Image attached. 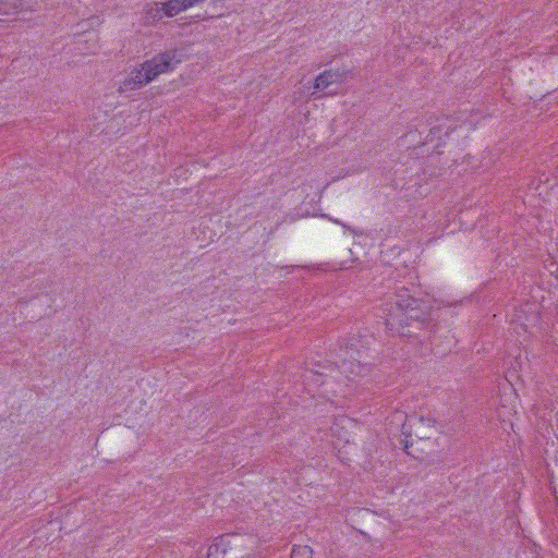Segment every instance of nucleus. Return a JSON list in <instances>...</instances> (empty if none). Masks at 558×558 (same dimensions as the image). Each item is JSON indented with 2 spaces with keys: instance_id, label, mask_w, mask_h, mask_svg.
<instances>
[{
  "instance_id": "nucleus-15",
  "label": "nucleus",
  "mask_w": 558,
  "mask_h": 558,
  "mask_svg": "<svg viewBox=\"0 0 558 558\" xmlns=\"http://www.w3.org/2000/svg\"><path fill=\"white\" fill-rule=\"evenodd\" d=\"M414 135H415V132H409V133L407 134V136H414Z\"/></svg>"
},
{
  "instance_id": "nucleus-9",
  "label": "nucleus",
  "mask_w": 558,
  "mask_h": 558,
  "mask_svg": "<svg viewBox=\"0 0 558 558\" xmlns=\"http://www.w3.org/2000/svg\"><path fill=\"white\" fill-rule=\"evenodd\" d=\"M227 553V547L222 537L216 539L211 544L207 551V558H223Z\"/></svg>"
},
{
  "instance_id": "nucleus-7",
  "label": "nucleus",
  "mask_w": 558,
  "mask_h": 558,
  "mask_svg": "<svg viewBox=\"0 0 558 558\" xmlns=\"http://www.w3.org/2000/svg\"><path fill=\"white\" fill-rule=\"evenodd\" d=\"M28 9L27 0H0V13L10 14Z\"/></svg>"
},
{
  "instance_id": "nucleus-14",
  "label": "nucleus",
  "mask_w": 558,
  "mask_h": 558,
  "mask_svg": "<svg viewBox=\"0 0 558 558\" xmlns=\"http://www.w3.org/2000/svg\"><path fill=\"white\" fill-rule=\"evenodd\" d=\"M246 558H265V557H263L262 555H252V556H247Z\"/></svg>"
},
{
  "instance_id": "nucleus-13",
  "label": "nucleus",
  "mask_w": 558,
  "mask_h": 558,
  "mask_svg": "<svg viewBox=\"0 0 558 558\" xmlns=\"http://www.w3.org/2000/svg\"><path fill=\"white\" fill-rule=\"evenodd\" d=\"M439 131H440V129H439V128H432V129H430V134H429V135L434 136V135H436V133H437V132H439Z\"/></svg>"
},
{
  "instance_id": "nucleus-5",
  "label": "nucleus",
  "mask_w": 558,
  "mask_h": 558,
  "mask_svg": "<svg viewBox=\"0 0 558 558\" xmlns=\"http://www.w3.org/2000/svg\"><path fill=\"white\" fill-rule=\"evenodd\" d=\"M348 73V71L340 70L324 71L315 78L314 88L317 90H323L331 84L342 83L347 78Z\"/></svg>"
},
{
  "instance_id": "nucleus-1",
  "label": "nucleus",
  "mask_w": 558,
  "mask_h": 558,
  "mask_svg": "<svg viewBox=\"0 0 558 558\" xmlns=\"http://www.w3.org/2000/svg\"><path fill=\"white\" fill-rule=\"evenodd\" d=\"M424 302L413 298L405 287H398L386 294L383 311L386 314V326L391 331L405 335L404 327L417 325V328L428 327L429 314Z\"/></svg>"
},
{
  "instance_id": "nucleus-8",
  "label": "nucleus",
  "mask_w": 558,
  "mask_h": 558,
  "mask_svg": "<svg viewBox=\"0 0 558 558\" xmlns=\"http://www.w3.org/2000/svg\"><path fill=\"white\" fill-rule=\"evenodd\" d=\"M163 14L168 17L175 16L180 12L185 11L182 0H169L162 3Z\"/></svg>"
},
{
  "instance_id": "nucleus-12",
  "label": "nucleus",
  "mask_w": 558,
  "mask_h": 558,
  "mask_svg": "<svg viewBox=\"0 0 558 558\" xmlns=\"http://www.w3.org/2000/svg\"><path fill=\"white\" fill-rule=\"evenodd\" d=\"M311 375L324 376L325 374L323 372H320V371L310 372V374L306 375L305 378L308 379Z\"/></svg>"
},
{
  "instance_id": "nucleus-2",
  "label": "nucleus",
  "mask_w": 558,
  "mask_h": 558,
  "mask_svg": "<svg viewBox=\"0 0 558 558\" xmlns=\"http://www.w3.org/2000/svg\"><path fill=\"white\" fill-rule=\"evenodd\" d=\"M368 341L361 336L342 339L330 352L331 363L349 380L363 377L369 373V363L364 361Z\"/></svg>"
},
{
  "instance_id": "nucleus-10",
  "label": "nucleus",
  "mask_w": 558,
  "mask_h": 558,
  "mask_svg": "<svg viewBox=\"0 0 558 558\" xmlns=\"http://www.w3.org/2000/svg\"><path fill=\"white\" fill-rule=\"evenodd\" d=\"M291 558H313V550L306 545H295L292 549Z\"/></svg>"
},
{
  "instance_id": "nucleus-3",
  "label": "nucleus",
  "mask_w": 558,
  "mask_h": 558,
  "mask_svg": "<svg viewBox=\"0 0 558 558\" xmlns=\"http://www.w3.org/2000/svg\"><path fill=\"white\" fill-rule=\"evenodd\" d=\"M401 423V435L404 436V439H401L400 442L403 445L404 449H408L410 446V440L413 435L418 439H428L430 438V429L435 426V420L430 417L424 416H407L404 412L397 411L392 414L389 425Z\"/></svg>"
},
{
  "instance_id": "nucleus-6",
  "label": "nucleus",
  "mask_w": 558,
  "mask_h": 558,
  "mask_svg": "<svg viewBox=\"0 0 558 558\" xmlns=\"http://www.w3.org/2000/svg\"><path fill=\"white\" fill-rule=\"evenodd\" d=\"M151 81V76L142 66L141 69H135L130 73V75L123 81L121 89L134 90Z\"/></svg>"
},
{
  "instance_id": "nucleus-4",
  "label": "nucleus",
  "mask_w": 558,
  "mask_h": 558,
  "mask_svg": "<svg viewBox=\"0 0 558 558\" xmlns=\"http://www.w3.org/2000/svg\"><path fill=\"white\" fill-rule=\"evenodd\" d=\"M184 53L181 49H170L156 54L143 63V69L148 72L153 80L159 74L168 73L183 61Z\"/></svg>"
},
{
  "instance_id": "nucleus-11",
  "label": "nucleus",
  "mask_w": 558,
  "mask_h": 558,
  "mask_svg": "<svg viewBox=\"0 0 558 558\" xmlns=\"http://www.w3.org/2000/svg\"><path fill=\"white\" fill-rule=\"evenodd\" d=\"M147 14L154 20H160L163 14L162 3H155V7L150 8Z\"/></svg>"
}]
</instances>
